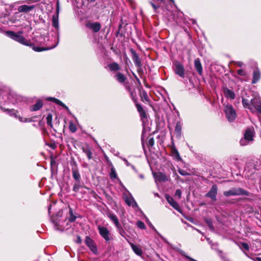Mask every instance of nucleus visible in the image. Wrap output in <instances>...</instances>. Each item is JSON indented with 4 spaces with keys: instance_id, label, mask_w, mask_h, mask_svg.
<instances>
[{
    "instance_id": "1",
    "label": "nucleus",
    "mask_w": 261,
    "mask_h": 261,
    "mask_svg": "<svg viewBox=\"0 0 261 261\" xmlns=\"http://www.w3.org/2000/svg\"><path fill=\"white\" fill-rule=\"evenodd\" d=\"M22 32L15 33L14 32L9 31L6 32L7 35L12 39L27 46L30 45L29 42L22 35Z\"/></svg>"
},
{
    "instance_id": "2",
    "label": "nucleus",
    "mask_w": 261,
    "mask_h": 261,
    "mask_svg": "<svg viewBox=\"0 0 261 261\" xmlns=\"http://www.w3.org/2000/svg\"><path fill=\"white\" fill-rule=\"evenodd\" d=\"M224 196L229 197L230 196H239V195H245L249 196V193L240 188H232L230 190L225 191L223 193Z\"/></svg>"
},
{
    "instance_id": "3",
    "label": "nucleus",
    "mask_w": 261,
    "mask_h": 261,
    "mask_svg": "<svg viewBox=\"0 0 261 261\" xmlns=\"http://www.w3.org/2000/svg\"><path fill=\"white\" fill-rule=\"evenodd\" d=\"M52 25L57 29V32H56V42H55V44L49 48H47L48 49H52L55 47L57 46V45L59 43V34L58 32L59 24V11H57L56 13L53 15L52 18Z\"/></svg>"
},
{
    "instance_id": "4",
    "label": "nucleus",
    "mask_w": 261,
    "mask_h": 261,
    "mask_svg": "<svg viewBox=\"0 0 261 261\" xmlns=\"http://www.w3.org/2000/svg\"><path fill=\"white\" fill-rule=\"evenodd\" d=\"M224 112L227 120L229 122L233 121L236 118V113L232 105L227 104L224 107Z\"/></svg>"
},
{
    "instance_id": "5",
    "label": "nucleus",
    "mask_w": 261,
    "mask_h": 261,
    "mask_svg": "<svg viewBox=\"0 0 261 261\" xmlns=\"http://www.w3.org/2000/svg\"><path fill=\"white\" fill-rule=\"evenodd\" d=\"M97 229L100 235L106 242H109L112 239V236L107 227L98 225Z\"/></svg>"
},
{
    "instance_id": "6",
    "label": "nucleus",
    "mask_w": 261,
    "mask_h": 261,
    "mask_svg": "<svg viewBox=\"0 0 261 261\" xmlns=\"http://www.w3.org/2000/svg\"><path fill=\"white\" fill-rule=\"evenodd\" d=\"M173 69L175 74L182 78L185 77V69L182 64L176 62L174 64Z\"/></svg>"
},
{
    "instance_id": "7",
    "label": "nucleus",
    "mask_w": 261,
    "mask_h": 261,
    "mask_svg": "<svg viewBox=\"0 0 261 261\" xmlns=\"http://www.w3.org/2000/svg\"><path fill=\"white\" fill-rule=\"evenodd\" d=\"M123 198L128 205L132 206L133 207H136L138 206L137 203L130 193H129L128 194L124 193L123 195Z\"/></svg>"
},
{
    "instance_id": "8",
    "label": "nucleus",
    "mask_w": 261,
    "mask_h": 261,
    "mask_svg": "<svg viewBox=\"0 0 261 261\" xmlns=\"http://www.w3.org/2000/svg\"><path fill=\"white\" fill-rule=\"evenodd\" d=\"M218 188L217 185H213L210 190L205 194V197L210 198L212 201H215L217 200L216 196L217 194Z\"/></svg>"
},
{
    "instance_id": "9",
    "label": "nucleus",
    "mask_w": 261,
    "mask_h": 261,
    "mask_svg": "<svg viewBox=\"0 0 261 261\" xmlns=\"http://www.w3.org/2000/svg\"><path fill=\"white\" fill-rule=\"evenodd\" d=\"M11 94H8L7 91L2 92L0 94V106L2 108V105L8 103L9 101L11 102L10 97Z\"/></svg>"
},
{
    "instance_id": "10",
    "label": "nucleus",
    "mask_w": 261,
    "mask_h": 261,
    "mask_svg": "<svg viewBox=\"0 0 261 261\" xmlns=\"http://www.w3.org/2000/svg\"><path fill=\"white\" fill-rule=\"evenodd\" d=\"M85 243L93 253H96L97 251V247L92 239L87 236L85 239Z\"/></svg>"
},
{
    "instance_id": "11",
    "label": "nucleus",
    "mask_w": 261,
    "mask_h": 261,
    "mask_svg": "<svg viewBox=\"0 0 261 261\" xmlns=\"http://www.w3.org/2000/svg\"><path fill=\"white\" fill-rule=\"evenodd\" d=\"M166 199L169 203L176 210L180 212V208L177 202L169 195H166Z\"/></svg>"
},
{
    "instance_id": "12",
    "label": "nucleus",
    "mask_w": 261,
    "mask_h": 261,
    "mask_svg": "<svg viewBox=\"0 0 261 261\" xmlns=\"http://www.w3.org/2000/svg\"><path fill=\"white\" fill-rule=\"evenodd\" d=\"M86 27L92 30L95 33L98 32L101 28V25L100 23L98 22H88L86 24Z\"/></svg>"
},
{
    "instance_id": "13",
    "label": "nucleus",
    "mask_w": 261,
    "mask_h": 261,
    "mask_svg": "<svg viewBox=\"0 0 261 261\" xmlns=\"http://www.w3.org/2000/svg\"><path fill=\"white\" fill-rule=\"evenodd\" d=\"M108 217L110 219V220L114 223L115 225L117 228L118 230L120 232V231L122 229L119 223V221L117 217L114 214H109L108 215Z\"/></svg>"
},
{
    "instance_id": "14",
    "label": "nucleus",
    "mask_w": 261,
    "mask_h": 261,
    "mask_svg": "<svg viewBox=\"0 0 261 261\" xmlns=\"http://www.w3.org/2000/svg\"><path fill=\"white\" fill-rule=\"evenodd\" d=\"M223 94L225 97L230 99H234L235 98V94L233 91L227 87L223 88Z\"/></svg>"
},
{
    "instance_id": "15",
    "label": "nucleus",
    "mask_w": 261,
    "mask_h": 261,
    "mask_svg": "<svg viewBox=\"0 0 261 261\" xmlns=\"http://www.w3.org/2000/svg\"><path fill=\"white\" fill-rule=\"evenodd\" d=\"M35 8L34 5L28 6V5H21L18 7V11L21 13H27L30 12Z\"/></svg>"
},
{
    "instance_id": "16",
    "label": "nucleus",
    "mask_w": 261,
    "mask_h": 261,
    "mask_svg": "<svg viewBox=\"0 0 261 261\" xmlns=\"http://www.w3.org/2000/svg\"><path fill=\"white\" fill-rule=\"evenodd\" d=\"M260 72L258 68H256L253 72L252 84H254L258 82L260 79Z\"/></svg>"
},
{
    "instance_id": "17",
    "label": "nucleus",
    "mask_w": 261,
    "mask_h": 261,
    "mask_svg": "<svg viewBox=\"0 0 261 261\" xmlns=\"http://www.w3.org/2000/svg\"><path fill=\"white\" fill-rule=\"evenodd\" d=\"M251 105L254 108V112L261 107V102L258 97H255L251 99Z\"/></svg>"
},
{
    "instance_id": "18",
    "label": "nucleus",
    "mask_w": 261,
    "mask_h": 261,
    "mask_svg": "<svg viewBox=\"0 0 261 261\" xmlns=\"http://www.w3.org/2000/svg\"><path fill=\"white\" fill-rule=\"evenodd\" d=\"M254 136L253 129L251 128H248L244 134V138L247 139L248 141H251L253 140Z\"/></svg>"
},
{
    "instance_id": "19",
    "label": "nucleus",
    "mask_w": 261,
    "mask_h": 261,
    "mask_svg": "<svg viewBox=\"0 0 261 261\" xmlns=\"http://www.w3.org/2000/svg\"><path fill=\"white\" fill-rule=\"evenodd\" d=\"M153 176L155 179V181H158L161 182V181H165L167 180V178L166 176L164 174H163L161 172L153 173Z\"/></svg>"
},
{
    "instance_id": "20",
    "label": "nucleus",
    "mask_w": 261,
    "mask_h": 261,
    "mask_svg": "<svg viewBox=\"0 0 261 261\" xmlns=\"http://www.w3.org/2000/svg\"><path fill=\"white\" fill-rule=\"evenodd\" d=\"M131 53L132 54V59L135 64L138 67L141 66V61L137 54L133 49L131 50Z\"/></svg>"
},
{
    "instance_id": "21",
    "label": "nucleus",
    "mask_w": 261,
    "mask_h": 261,
    "mask_svg": "<svg viewBox=\"0 0 261 261\" xmlns=\"http://www.w3.org/2000/svg\"><path fill=\"white\" fill-rule=\"evenodd\" d=\"M242 103L245 108L249 109L252 113H254V108L251 105V100L242 98Z\"/></svg>"
},
{
    "instance_id": "22",
    "label": "nucleus",
    "mask_w": 261,
    "mask_h": 261,
    "mask_svg": "<svg viewBox=\"0 0 261 261\" xmlns=\"http://www.w3.org/2000/svg\"><path fill=\"white\" fill-rule=\"evenodd\" d=\"M194 66L200 75H201L202 73V67L200 62V61L199 59H196L194 61Z\"/></svg>"
},
{
    "instance_id": "23",
    "label": "nucleus",
    "mask_w": 261,
    "mask_h": 261,
    "mask_svg": "<svg viewBox=\"0 0 261 261\" xmlns=\"http://www.w3.org/2000/svg\"><path fill=\"white\" fill-rule=\"evenodd\" d=\"M46 99L47 100L54 102L58 104V105L62 106L63 108H66V109H68V107L64 103H63L61 101L59 100L58 99H57L54 97H48Z\"/></svg>"
},
{
    "instance_id": "24",
    "label": "nucleus",
    "mask_w": 261,
    "mask_h": 261,
    "mask_svg": "<svg viewBox=\"0 0 261 261\" xmlns=\"http://www.w3.org/2000/svg\"><path fill=\"white\" fill-rule=\"evenodd\" d=\"M43 106V102L41 100H39L37 101L36 104L32 106L30 108V110L31 111H36L40 109H41Z\"/></svg>"
},
{
    "instance_id": "25",
    "label": "nucleus",
    "mask_w": 261,
    "mask_h": 261,
    "mask_svg": "<svg viewBox=\"0 0 261 261\" xmlns=\"http://www.w3.org/2000/svg\"><path fill=\"white\" fill-rule=\"evenodd\" d=\"M130 245L132 247V249L134 251V252L138 255L141 256L142 254V249L138 247L137 245L133 244L130 243Z\"/></svg>"
},
{
    "instance_id": "26",
    "label": "nucleus",
    "mask_w": 261,
    "mask_h": 261,
    "mask_svg": "<svg viewBox=\"0 0 261 261\" xmlns=\"http://www.w3.org/2000/svg\"><path fill=\"white\" fill-rule=\"evenodd\" d=\"M175 132L176 134V136L178 138H180L181 133V123L180 122L178 121L176 123Z\"/></svg>"
},
{
    "instance_id": "27",
    "label": "nucleus",
    "mask_w": 261,
    "mask_h": 261,
    "mask_svg": "<svg viewBox=\"0 0 261 261\" xmlns=\"http://www.w3.org/2000/svg\"><path fill=\"white\" fill-rule=\"evenodd\" d=\"M116 80L119 83H123L126 80L125 76L121 73L118 72L116 75Z\"/></svg>"
},
{
    "instance_id": "28",
    "label": "nucleus",
    "mask_w": 261,
    "mask_h": 261,
    "mask_svg": "<svg viewBox=\"0 0 261 261\" xmlns=\"http://www.w3.org/2000/svg\"><path fill=\"white\" fill-rule=\"evenodd\" d=\"M110 70L116 71L120 69L119 65L117 63H113L108 65Z\"/></svg>"
},
{
    "instance_id": "29",
    "label": "nucleus",
    "mask_w": 261,
    "mask_h": 261,
    "mask_svg": "<svg viewBox=\"0 0 261 261\" xmlns=\"http://www.w3.org/2000/svg\"><path fill=\"white\" fill-rule=\"evenodd\" d=\"M83 151L87 155L89 160L92 159V153L88 147H83Z\"/></svg>"
},
{
    "instance_id": "30",
    "label": "nucleus",
    "mask_w": 261,
    "mask_h": 261,
    "mask_svg": "<svg viewBox=\"0 0 261 261\" xmlns=\"http://www.w3.org/2000/svg\"><path fill=\"white\" fill-rule=\"evenodd\" d=\"M69 208L70 216L69 217L68 220L70 222H73L76 220V217L74 215L72 209L70 207H69Z\"/></svg>"
},
{
    "instance_id": "31",
    "label": "nucleus",
    "mask_w": 261,
    "mask_h": 261,
    "mask_svg": "<svg viewBox=\"0 0 261 261\" xmlns=\"http://www.w3.org/2000/svg\"><path fill=\"white\" fill-rule=\"evenodd\" d=\"M72 175L74 179L76 180H79L80 178V174L77 170L75 169H72Z\"/></svg>"
},
{
    "instance_id": "32",
    "label": "nucleus",
    "mask_w": 261,
    "mask_h": 261,
    "mask_svg": "<svg viewBox=\"0 0 261 261\" xmlns=\"http://www.w3.org/2000/svg\"><path fill=\"white\" fill-rule=\"evenodd\" d=\"M52 119H53V116L51 114H48L46 117V123L47 124L50 126L53 127V124H52Z\"/></svg>"
},
{
    "instance_id": "33",
    "label": "nucleus",
    "mask_w": 261,
    "mask_h": 261,
    "mask_svg": "<svg viewBox=\"0 0 261 261\" xmlns=\"http://www.w3.org/2000/svg\"><path fill=\"white\" fill-rule=\"evenodd\" d=\"M69 129L71 133H75L77 130L76 125L72 121L69 122Z\"/></svg>"
},
{
    "instance_id": "34",
    "label": "nucleus",
    "mask_w": 261,
    "mask_h": 261,
    "mask_svg": "<svg viewBox=\"0 0 261 261\" xmlns=\"http://www.w3.org/2000/svg\"><path fill=\"white\" fill-rule=\"evenodd\" d=\"M110 176L112 179H114V178H117V173H116L115 168L113 167L111 168Z\"/></svg>"
},
{
    "instance_id": "35",
    "label": "nucleus",
    "mask_w": 261,
    "mask_h": 261,
    "mask_svg": "<svg viewBox=\"0 0 261 261\" xmlns=\"http://www.w3.org/2000/svg\"><path fill=\"white\" fill-rule=\"evenodd\" d=\"M205 221L206 223H207V225L208 226V227H210V228L211 230H214V227L213 225V222H212V219L207 218V219H205Z\"/></svg>"
},
{
    "instance_id": "36",
    "label": "nucleus",
    "mask_w": 261,
    "mask_h": 261,
    "mask_svg": "<svg viewBox=\"0 0 261 261\" xmlns=\"http://www.w3.org/2000/svg\"><path fill=\"white\" fill-rule=\"evenodd\" d=\"M245 255L248 258L251 259L253 261H261V258L259 257H252L250 256L246 252L244 251Z\"/></svg>"
},
{
    "instance_id": "37",
    "label": "nucleus",
    "mask_w": 261,
    "mask_h": 261,
    "mask_svg": "<svg viewBox=\"0 0 261 261\" xmlns=\"http://www.w3.org/2000/svg\"><path fill=\"white\" fill-rule=\"evenodd\" d=\"M241 248H243V249H245L246 250H249V245L245 242L241 243Z\"/></svg>"
},
{
    "instance_id": "38",
    "label": "nucleus",
    "mask_w": 261,
    "mask_h": 261,
    "mask_svg": "<svg viewBox=\"0 0 261 261\" xmlns=\"http://www.w3.org/2000/svg\"><path fill=\"white\" fill-rule=\"evenodd\" d=\"M137 225L139 228H140L141 229H145V225L144 223L141 221H138L137 222Z\"/></svg>"
},
{
    "instance_id": "39",
    "label": "nucleus",
    "mask_w": 261,
    "mask_h": 261,
    "mask_svg": "<svg viewBox=\"0 0 261 261\" xmlns=\"http://www.w3.org/2000/svg\"><path fill=\"white\" fill-rule=\"evenodd\" d=\"M178 172H179V173L180 174H181V175H183V176H186V175H190V174L188 172H187L186 170H182L181 169H178Z\"/></svg>"
},
{
    "instance_id": "40",
    "label": "nucleus",
    "mask_w": 261,
    "mask_h": 261,
    "mask_svg": "<svg viewBox=\"0 0 261 261\" xmlns=\"http://www.w3.org/2000/svg\"><path fill=\"white\" fill-rule=\"evenodd\" d=\"M154 141L153 138V137L149 138L148 143H147V145L148 146H153L154 145Z\"/></svg>"
},
{
    "instance_id": "41",
    "label": "nucleus",
    "mask_w": 261,
    "mask_h": 261,
    "mask_svg": "<svg viewBox=\"0 0 261 261\" xmlns=\"http://www.w3.org/2000/svg\"><path fill=\"white\" fill-rule=\"evenodd\" d=\"M80 188V185L78 183L74 184L73 187V191L75 192H77L79 190V189Z\"/></svg>"
},
{
    "instance_id": "42",
    "label": "nucleus",
    "mask_w": 261,
    "mask_h": 261,
    "mask_svg": "<svg viewBox=\"0 0 261 261\" xmlns=\"http://www.w3.org/2000/svg\"><path fill=\"white\" fill-rule=\"evenodd\" d=\"M248 142L249 141H247V139H245V138H244L240 140V144L242 146H245L248 144Z\"/></svg>"
},
{
    "instance_id": "43",
    "label": "nucleus",
    "mask_w": 261,
    "mask_h": 261,
    "mask_svg": "<svg viewBox=\"0 0 261 261\" xmlns=\"http://www.w3.org/2000/svg\"><path fill=\"white\" fill-rule=\"evenodd\" d=\"M237 73L241 76H245L246 74V72L243 69H240L237 71Z\"/></svg>"
},
{
    "instance_id": "44",
    "label": "nucleus",
    "mask_w": 261,
    "mask_h": 261,
    "mask_svg": "<svg viewBox=\"0 0 261 261\" xmlns=\"http://www.w3.org/2000/svg\"><path fill=\"white\" fill-rule=\"evenodd\" d=\"M180 252L182 255L186 257L187 259H189L190 261H197V260L191 258L190 257L187 256L184 251H181Z\"/></svg>"
},
{
    "instance_id": "45",
    "label": "nucleus",
    "mask_w": 261,
    "mask_h": 261,
    "mask_svg": "<svg viewBox=\"0 0 261 261\" xmlns=\"http://www.w3.org/2000/svg\"><path fill=\"white\" fill-rule=\"evenodd\" d=\"M121 159L124 162L126 166H131L133 169H135L134 166L133 165H132L126 159L121 158Z\"/></svg>"
},
{
    "instance_id": "46",
    "label": "nucleus",
    "mask_w": 261,
    "mask_h": 261,
    "mask_svg": "<svg viewBox=\"0 0 261 261\" xmlns=\"http://www.w3.org/2000/svg\"><path fill=\"white\" fill-rule=\"evenodd\" d=\"M136 106L137 110L139 113L142 112V111H144V109H143L142 107L140 104L137 103L136 105Z\"/></svg>"
},
{
    "instance_id": "47",
    "label": "nucleus",
    "mask_w": 261,
    "mask_h": 261,
    "mask_svg": "<svg viewBox=\"0 0 261 261\" xmlns=\"http://www.w3.org/2000/svg\"><path fill=\"white\" fill-rule=\"evenodd\" d=\"M175 195L178 196L179 198L181 197V191L180 189H177L175 191Z\"/></svg>"
},
{
    "instance_id": "48",
    "label": "nucleus",
    "mask_w": 261,
    "mask_h": 261,
    "mask_svg": "<svg viewBox=\"0 0 261 261\" xmlns=\"http://www.w3.org/2000/svg\"><path fill=\"white\" fill-rule=\"evenodd\" d=\"M140 115V116L142 119H144L147 118V115L146 114V112L145 111H142V112L139 113Z\"/></svg>"
},
{
    "instance_id": "49",
    "label": "nucleus",
    "mask_w": 261,
    "mask_h": 261,
    "mask_svg": "<svg viewBox=\"0 0 261 261\" xmlns=\"http://www.w3.org/2000/svg\"><path fill=\"white\" fill-rule=\"evenodd\" d=\"M33 49L35 51H41L44 50L46 49L45 48H41L38 47H35L33 48Z\"/></svg>"
},
{
    "instance_id": "50",
    "label": "nucleus",
    "mask_w": 261,
    "mask_h": 261,
    "mask_svg": "<svg viewBox=\"0 0 261 261\" xmlns=\"http://www.w3.org/2000/svg\"><path fill=\"white\" fill-rule=\"evenodd\" d=\"M150 3L151 5L152 6V7H153V9L154 10V11L156 12V10L158 8H159V6L155 5L152 2H150Z\"/></svg>"
},
{
    "instance_id": "51",
    "label": "nucleus",
    "mask_w": 261,
    "mask_h": 261,
    "mask_svg": "<svg viewBox=\"0 0 261 261\" xmlns=\"http://www.w3.org/2000/svg\"><path fill=\"white\" fill-rule=\"evenodd\" d=\"M188 226H190L191 228H192V229H193L195 230L196 231H197L198 232H199V233H200V234H201L203 235V233H202V232L200 230H199V229H197V228H195L194 227H193V226H191V225H190V224H188Z\"/></svg>"
},
{
    "instance_id": "52",
    "label": "nucleus",
    "mask_w": 261,
    "mask_h": 261,
    "mask_svg": "<svg viewBox=\"0 0 261 261\" xmlns=\"http://www.w3.org/2000/svg\"><path fill=\"white\" fill-rule=\"evenodd\" d=\"M145 134V130H143L142 134V137H141V140H142V144L143 147L144 146V136Z\"/></svg>"
},
{
    "instance_id": "53",
    "label": "nucleus",
    "mask_w": 261,
    "mask_h": 261,
    "mask_svg": "<svg viewBox=\"0 0 261 261\" xmlns=\"http://www.w3.org/2000/svg\"><path fill=\"white\" fill-rule=\"evenodd\" d=\"M19 120H20V121L23 122L28 121V119L27 118H23L21 117H19Z\"/></svg>"
},
{
    "instance_id": "54",
    "label": "nucleus",
    "mask_w": 261,
    "mask_h": 261,
    "mask_svg": "<svg viewBox=\"0 0 261 261\" xmlns=\"http://www.w3.org/2000/svg\"><path fill=\"white\" fill-rule=\"evenodd\" d=\"M236 64L239 67H242L243 65V63L241 61H237L236 62Z\"/></svg>"
},
{
    "instance_id": "55",
    "label": "nucleus",
    "mask_w": 261,
    "mask_h": 261,
    "mask_svg": "<svg viewBox=\"0 0 261 261\" xmlns=\"http://www.w3.org/2000/svg\"><path fill=\"white\" fill-rule=\"evenodd\" d=\"M176 159L178 161H180L181 160V158L178 153V152H177V150H176Z\"/></svg>"
},
{
    "instance_id": "56",
    "label": "nucleus",
    "mask_w": 261,
    "mask_h": 261,
    "mask_svg": "<svg viewBox=\"0 0 261 261\" xmlns=\"http://www.w3.org/2000/svg\"><path fill=\"white\" fill-rule=\"evenodd\" d=\"M81 242H82V240H81V238L80 237H78L77 239V243H81Z\"/></svg>"
},
{
    "instance_id": "57",
    "label": "nucleus",
    "mask_w": 261,
    "mask_h": 261,
    "mask_svg": "<svg viewBox=\"0 0 261 261\" xmlns=\"http://www.w3.org/2000/svg\"><path fill=\"white\" fill-rule=\"evenodd\" d=\"M256 111L258 112L261 115V107L259 108H258V109H257Z\"/></svg>"
},
{
    "instance_id": "58",
    "label": "nucleus",
    "mask_w": 261,
    "mask_h": 261,
    "mask_svg": "<svg viewBox=\"0 0 261 261\" xmlns=\"http://www.w3.org/2000/svg\"><path fill=\"white\" fill-rule=\"evenodd\" d=\"M89 3H94L96 0H87Z\"/></svg>"
},
{
    "instance_id": "59",
    "label": "nucleus",
    "mask_w": 261,
    "mask_h": 261,
    "mask_svg": "<svg viewBox=\"0 0 261 261\" xmlns=\"http://www.w3.org/2000/svg\"><path fill=\"white\" fill-rule=\"evenodd\" d=\"M50 210H51V205H50L49 206L48 209V212L49 214H50Z\"/></svg>"
},
{
    "instance_id": "60",
    "label": "nucleus",
    "mask_w": 261,
    "mask_h": 261,
    "mask_svg": "<svg viewBox=\"0 0 261 261\" xmlns=\"http://www.w3.org/2000/svg\"><path fill=\"white\" fill-rule=\"evenodd\" d=\"M140 177L141 178H144V176H143V175H140Z\"/></svg>"
},
{
    "instance_id": "61",
    "label": "nucleus",
    "mask_w": 261,
    "mask_h": 261,
    "mask_svg": "<svg viewBox=\"0 0 261 261\" xmlns=\"http://www.w3.org/2000/svg\"><path fill=\"white\" fill-rule=\"evenodd\" d=\"M188 220L192 222L193 221L192 219H189Z\"/></svg>"
},
{
    "instance_id": "62",
    "label": "nucleus",
    "mask_w": 261,
    "mask_h": 261,
    "mask_svg": "<svg viewBox=\"0 0 261 261\" xmlns=\"http://www.w3.org/2000/svg\"><path fill=\"white\" fill-rule=\"evenodd\" d=\"M206 240H207V241H209V240H210V239H208V238H206Z\"/></svg>"
},
{
    "instance_id": "63",
    "label": "nucleus",
    "mask_w": 261,
    "mask_h": 261,
    "mask_svg": "<svg viewBox=\"0 0 261 261\" xmlns=\"http://www.w3.org/2000/svg\"><path fill=\"white\" fill-rule=\"evenodd\" d=\"M206 240H207V241H209V240H210V239H208V238H206Z\"/></svg>"
},
{
    "instance_id": "64",
    "label": "nucleus",
    "mask_w": 261,
    "mask_h": 261,
    "mask_svg": "<svg viewBox=\"0 0 261 261\" xmlns=\"http://www.w3.org/2000/svg\"><path fill=\"white\" fill-rule=\"evenodd\" d=\"M9 112L10 113H11V112H12V111H11V110H9Z\"/></svg>"
}]
</instances>
